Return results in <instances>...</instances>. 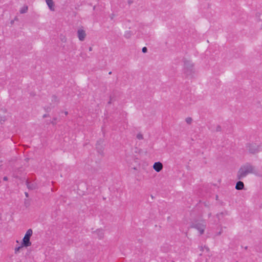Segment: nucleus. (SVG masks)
<instances>
[{
  "label": "nucleus",
  "instance_id": "obj_28",
  "mask_svg": "<svg viewBox=\"0 0 262 262\" xmlns=\"http://www.w3.org/2000/svg\"><path fill=\"white\" fill-rule=\"evenodd\" d=\"M64 113L66 115H67L68 114V112L67 111H65Z\"/></svg>",
  "mask_w": 262,
  "mask_h": 262
},
{
  "label": "nucleus",
  "instance_id": "obj_20",
  "mask_svg": "<svg viewBox=\"0 0 262 262\" xmlns=\"http://www.w3.org/2000/svg\"><path fill=\"white\" fill-rule=\"evenodd\" d=\"M222 130L221 126L220 125H217L216 127V132H221Z\"/></svg>",
  "mask_w": 262,
  "mask_h": 262
},
{
  "label": "nucleus",
  "instance_id": "obj_13",
  "mask_svg": "<svg viewBox=\"0 0 262 262\" xmlns=\"http://www.w3.org/2000/svg\"><path fill=\"white\" fill-rule=\"evenodd\" d=\"M7 120V118L5 116L0 115V123L1 124L4 123Z\"/></svg>",
  "mask_w": 262,
  "mask_h": 262
},
{
  "label": "nucleus",
  "instance_id": "obj_7",
  "mask_svg": "<svg viewBox=\"0 0 262 262\" xmlns=\"http://www.w3.org/2000/svg\"><path fill=\"white\" fill-rule=\"evenodd\" d=\"M153 168L156 172H160L163 168V164L160 162H155L153 165Z\"/></svg>",
  "mask_w": 262,
  "mask_h": 262
},
{
  "label": "nucleus",
  "instance_id": "obj_19",
  "mask_svg": "<svg viewBox=\"0 0 262 262\" xmlns=\"http://www.w3.org/2000/svg\"><path fill=\"white\" fill-rule=\"evenodd\" d=\"M57 120V118H54L53 119V120L51 122V123L53 124V125H55L56 124V121Z\"/></svg>",
  "mask_w": 262,
  "mask_h": 262
},
{
  "label": "nucleus",
  "instance_id": "obj_1",
  "mask_svg": "<svg viewBox=\"0 0 262 262\" xmlns=\"http://www.w3.org/2000/svg\"><path fill=\"white\" fill-rule=\"evenodd\" d=\"M249 174H257L255 167L251 163H246L239 169L237 173V178L242 180Z\"/></svg>",
  "mask_w": 262,
  "mask_h": 262
},
{
  "label": "nucleus",
  "instance_id": "obj_14",
  "mask_svg": "<svg viewBox=\"0 0 262 262\" xmlns=\"http://www.w3.org/2000/svg\"><path fill=\"white\" fill-rule=\"evenodd\" d=\"M124 36L126 38H129L132 36V33L130 31H126Z\"/></svg>",
  "mask_w": 262,
  "mask_h": 262
},
{
  "label": "nucleus",
  "instance_id": "obj_36",
  "mask_svg": "<svg viewBox=\"0 0 262 262\" xmlns=\"http://www.w3.org/2000/svg\"><path fill=\"white\" fill-rule=\"evenodd\" d=\"M111 101H110L108 102V103H109V104H111Z\"/></svg>",
  "mask_w": 262,
  "mask_h": 262
},
{
  "label": "nucleus",
  "instance_id": "obj_22",
  "mask_svg": "<svg viewBox=\"0 0 262 262\" xmlns=\"http://www.w3.org/2000/svg\"><path fill=\"white\" fill-rule=\"evenodd\" d=\"M58 101V100H57V97L55 96H53V101Z\"/></svg>",
  "mask_w": 262,
  "mask_h": 262
},
{
  "label": "nucleus",
  "instance_id": "obj_15",
  "mask_svg": "<svg viewBox=\"0 0 262 262\" xmlns=\"http://www.w3.org/2000/svg\"><path fill=\"white\" fill-rule=\"evenodd\" d=\"M96 232L98 234V235L99 236L100 238H102L103 234H104L103 231L102 230H98L96 231Z\"/></svg>",
  "mask_w": 262,
  "mask_h": 262
},
{
  "label": "nucleus",
  "instance_id": "obj_24",
  "mask_svg": "<svg viewBox=\"0 0 262 262\" xmlns=\"http://www.w3.org/2000/svg\"><path fill=\"white\" fill-rule=\"evenodd\" d=\"M3 180H4V181H7V180H8V178H7V177H4L3 178Z\"/></svg>",
  "mask_w": 262,
  "mask_h": 262
},
{
  "label": "nucleus",
  "instance_id": "obj_21",
  "mask_svg": "<svg viewBox=\"0 0 262 262\" xmlns=\"http://www.w3.org/2000/svg\"><path fill=\"white\" fill-rule=\"evenodd\" d=\"M142 51L143 53H146L147 51V49L146 47H143L142 49Z\"/></svg>",
  "mask_w": 262,
  "mask_h": 262
},
{
  "label": "nucleus",
  "instance_id": "obj_29",
  "mask_svg": "<svg viewBox=\"0 0 262 262\" xmlns=\"http://www.w3.org/2000/svg\"><path fill=\"white\" fill-rule=\"evenodd\" d=\"M208 215V217H210L211 216V213H209Z\"/></svg>",
  "mask_w": 262,
  "mask_h": 262
},
{
  "label": "nucleus",
  "instance_id": "obj_9",
  "mask_svg": "<svg viewBox=\"0 0 262 262\" xmlns=\"http://www.w3.org/2000/svg\"><path fill=\"white\" fill-rule=\"evenodd\" d=\"M47 4L48 5L49 9L51 11H55V4L54 1H46Z\"/></svg>",
  "mask_w": 262,
  "mask_h": 262
},
{
  "label": "nucleus",
  "instance_id": "obj_30",
  "mask_svg": "<svg viewBox=\"0 0 262 262\" xmlns=\"http://www.w3.org/2000/svg\"><path fill=\"white\" fill-rule=\"evenodd\" d=\"M14 20H18V18L17 17H15V18H14Z\"/></svg>",
  "mask_w": 262,
  "mask_h": 262
},
{
  "label": "nucleus",
  "instance_id": "obj_11",
  "mask_svg": "<svg viewBox=\"0 0 262 262\" xmlns=\"http://www.w3.org/2000/svg\"><path fill=\"white\" fill-rule=\"evenodd\" d=\"M28 10V7L27 6H24L22 8H20L19 10V12L20 14H24L27 12Z\"/></svg>",
  "mask_w": 262,
  "mask_h": 262
},
{
  "label": "nucleus",
  "instance_id": "obj_23",
  "mask_svg": "<svg viewBox=\"0 0 262 262\" xmlns=\"http://www.w3.org/2000/svg\"><path fill=\"white\" fill-rule=\"evenodd\" d=\"M223 230L222 229H221V230L216 233V235L219 236L222 233Z\"/></svg>",
  "mask_w": 262,
  "mask_h": 262
},
{
  "label": "nucleus",
  "instance_id": "obj_25",
  "mask_svg": "<svg viewBox=\"0 0 262 262\" xmlns=\"http://www.w3.org/2000/svg\"><path fill=\"white\" fill-rule=\"evenodd\" d=\"M25 194L26 195V197H28L29 196V194L28 192H25Z\"/></svg>",
  "mask_w": 262,
  "mask_h": 262
},
{
  "label": "nucleus",
  "instance_id": "obj_5",
  "mask_svg": "<svg viewBox=\"0 0 262 262\" xmlns=\"http://www.w3.org/2000/svg\"><path fill=\"white\" fill-rule=\"evenodd\" d=\"M206 226L205 222H197L193 225L192 227L197 229L200 232V234H203L204 232Z\"/></svg>",
  "mask_w": 262,
  "mask_h": 262
},
{
  "label": "nucleus",
  "instance_id": "obj_31",
  "mask_svg": "<svg viewBox=\"0 0 262 262\" xmlns=\"http://www.w3.org/2000/svg\"><path fill=\"white\" fill-rule=\"evenodd\" d=\"M14 23V20L11 21V23L12 24Z\"/></svg>",
  "mask_w": 262,
  "mask_h": 262
},
{
  "label": "nucleus",
  "instance_id": "obj_35",
  "mask_svg": "<svg viewBox=\"0 0 262 262\" xmlns=\"http://www.w3.org/2000/svg\"><path fill=\"white\" fill-rule=\"evenodd\" d=\"M108 74H112V72H110Z\"/></svg>",
  "mask_w": 262,
  "mask_h": 262
},
{
  "label": "nucleus",
  "instance_id": "obj_2",
  "mask_svg": "<svg viewBox=\"0 0 262 262\" xmlns=\"http://www.w3.org/2000/svg\"><path fill=\"white\" fill-rule=\"evenodd\" d=\"M195 72L194 63L189 60H184V73L187 77H192Z\"/></svg>",
  "mask_w": 262,
  "mask_h": 262
},
{
  "label": "nucleus",
  "instance_id": "obj_8",
  "mask_svg": "<svg viewBox=\"0 0 262 262\" xmlns=\"http://www.w3.org/2000/svg\"><path fill=\"white\" fill-rule=\"evenodd\" d=\"M244 188V184L243 182L239 181L238 182H237L236 184V186H235V189L236 190H242Z\"/></svg>",
  "mask_w": 262,
  "mask_h": 262
},
{
  "label": "nucleus",
  "instance_id": "obj_34",
  "mask_svg": "<svg viewBox=\"0 0 262 262\" xmlns=\"http://www.w3.org/2000/svg\"><path fill=\"white\" fill-rule=\"evenodd\" d=\"M113 15H112V16H111V19H113Z\"/></svg>",
  "mask_w": 262,
  "mask_h": 262
},
{
  "label": "nucleus",
  "instance_id": "obj_32",
  "mask_svg": "<svg viewBox=\"0 0 262 262\" xmlns=\"http://www.w3.org/2000/svg\"><path fill=\"white\" fill-rule=\"evenodd\" d=\"M64 40V38H62V41H66V39L64 40Z\"/></svg>",
  "mask_w": 262,
  "mask_h": 262
},
{
  "label": "nucleus",
  "instance_id": "obj_6",
  "mask_svg": "<svg viewBox=\"0 0 262 262\" xmlns=\"http://www.w3.org/2000/svg\"><path fill=\"white\" fill-rule=\"evenodd\" d=\"M86 36L85 30L82 28H79L77 30V36L80 41H83Z\"/></svg>",
  "mask_w": 262,
  "mask_h": 262
},
{
  "label": "nucleus",
  "instance_id": "obj_18",
  "mask_svg": "<svg viewBox=\"0 0 262 262\" xmlns=\"http://www.w3.org/2000/svg\"><path fill=\"white\" fill-rule=\"evenodd\" d=\"M24 246L21 244V245L20 246H19L18 247H16L15 248V253H17V252L19 251V250L22 248V247H23Z\"/></svg>",
  "mask_w": 262,
  "mask_h": 262
},
{
  "label": "nucleus",
  "instance_id": "obj_27",
  "mask_svg": "<svg viewBox=\"0 0 262 262\" xmlns=\"http://www.w3.org/2000/svg\"><path fill=\"white\" fill-rule=\"evenodd\" d=\"M89 51H92V47H90L89 49Z\"/></svg>",
  "mask_w": 262,
  "mask_h": 262
},
{
  "label": "nucleus",
  "instance_id": "obj_37",
  "mask_svg": "<svg viewBox=\"0 0 262 262\" xmlns=\"http://www.w3.org/2000/svg\"><path fill=\"white\" fill-rule=\"evenodd\" d=\"M201 250L202 251H203V248H202V247H201Z\"/></svg>",
  "mask_w": 262,
  "mask_h": 262
},
{
  "label": "nucleus",
  "instance_id": "obj_33",
  "mask_svg": "<svg viewBox=\"0 0 262 262\" xmlns=\"http://www.w3.org/2000/svg\"><path fill=\"white\" fill-rule=\"evenodd\" d=\"M64 40V38H62V41H66V39L64 40Z\"/></svg>",
  "mask_w": 262,
  "mask_h": 262
},
{
  "label": "nucleus",
  "instance_id": "obj_17",
  "mask_svg": "<svg viewBox=\"0 0 262 262\" xmlns=\"http://www.w3.org/2000/svg\"><path fill=\"white\" fill-rule=\"evenodd\" d=\"M192 119L190 117H187L186 118V122L189 124H191V123L192 122Z\"/></svg>",
  "mask_w": 262,
  "mask_h": 262
},
{
  "label": "nucleus",
  "instance_id": "obj_12",
  "mask_svg": "<svg viewBox=\"0 0 262 262\" xmlns=\"http://www.w3.org/2000/svg\"><path fill=\"white\" fill-rule=\"evenodd\" d=\"M225 214H227V212H220L219 213L216 214V216L218 219V220H221Z\"/></svg>",
  "mask_w": 262,
  "mask_h": 262
},
{
  "label": "nucleus",
  "instance_id": "obj_26",
  "mask_svg": "<svg viewBox=\"0 0 262 262\" xmlns=\"http://www.w3.org/2000/svg\"><path fill=\"white\" fill-rule=\"evenodd\" d=\"M48 116V114H45V115H43V117L46 118V117H47Z\"/></svg>",
  "mask_w": 262,
  "mask_h": 262
},
{
  "label": "nucleus",
  "instance_id": "obj_38",
  "mask_svg": "<svg viewBox=\"0 0 262 262\" xmlns=\"http://www.w3.org/2000/svg\"><path fill=\"white\" fill-rule=\"evenodd\" d=\"M260 29H262V25H261V27H260Z\"/></svg>",
  "mask_w": 262,
  "mask_h": 262
},
{
  "label": "nucleus",
  "instance_id": "obj_4",
  "mask_svg": "<svg viewBox=\"0 0 262 262\" xmlns=\"http://www.w3.org/2000/svg\"><path fill=\"white\" fill-rule=\"evenodd\" d=\"M33 231L32 229H29L27 230L24 237L23 239L22 245L25 247H29L31 245V243L30 241V237L32 236Z\"/></svg>",
  "mask_w": 262,
  "mask_h": 262
},
{
  "label": "nucleus",
  "instance_id": "obj_10",
  "mask_svg": "<svg viewBox=\"0 0 262 262\" xmlns=\"http://www.w3.org/2000/svg\"><path fill=\"white\" fill-rule=\"evenodd\" d=\"M26 185L28 189L31 190L35 189L36 188V185L35 184L30 183L28 181H26Z\"/></svg>",
  "mask_w": 262,
  "mask_h": 262
},
{
  "label": "nucleus",
  "instance_id": "obj_3",
  "mask_svg": "<svg viewBox=\"0 0 262 262\" xmlns=\"http://www.w3.org/2000/svg\"><path fill=\"white\" fill-rule=\"evenodd\" d=\"M246 147L250 154L254 155L260 151V146L256 143L249 142L246 144Z\"/></svg>",
  "mask_w": 262,
  "mask_h": 262
},
{
  "label": "nucleus",
  "instance_id": "obj_16",
  "mask_svg": "<svg viewBox=\"0 0 262 262\" xmlns=\"http://www.w3.org/2000/svg\"><path fill=\"white\" fill-rule=\"evenodd\" d=\"M136 138L138 139V140H143V135L141 133H139L137 134V136H136Z\"/></svg>",
  "mask_w": 262,
  "mask_h": 262
}]
</instances>
